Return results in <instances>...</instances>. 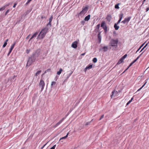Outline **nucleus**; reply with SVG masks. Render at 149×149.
Here are the masks:
<instances>
[{"label": "nucleus", "instance_id": "20e7f679", "mask_svg": "<svg viewBox=\"0 0 149 149\" xmlns=\"http://www.w3.org/2000/svg\"><path fill=\"white\" fill-rule=\"evenodd\" d=\"M88 9V8L87 7H85L83 8L79 14V16L84 15L87 12Z\"/></svg>", "mask_w": 149, "mask_h": 149}, {"label": "nucleus", "instance_id": "69168bd1", "mask_svg": "<svg viewBox=\"0 0 149 149\" xmlns=\"http://www.w3.org/2000/svg\"><path fill=\"white\" fill-rule=\"evenodd\" d=\"M135 62V61H134V60L132 62V63L133 64H134Z\"/></svg>", "mask_w": 149, "mask_h": 149}, {"label": "nucleus", "instance_id": "72a5a7b5", "mask_svg": "<svg viewBox=\"0 0 149 149\" xmlns=\"http://www.w3.org/2000/svg\"><path fill=\"white\" fill-rule=\"evenodd\" d=\"M127 55L126 54H125L121 58L123 60L125 59L127 57Z\"/></svg>", "mask_w": 149, "mask_h": 149}, {"label": "nucleus", "instance_id": "ea45409f", "mask_svg": "<svg viewBox=\"0 0 149 149\" xmlns=\"http://www.w3.org/2000/svg\"><path fill=\"white\" fill-rule=\"evenodd\" d=\"M31 0H28L26 4H28Z\"/></svg>", "mask_w": 149, "mask_h": 149}, {"label": "nucleus", "instance_id": "412c9836", "mask_svg": "<svg viewBox=\"0 0 149 149\" xmlns=\"http://www.w3.org/2000/svg\"><path fill=\"white\" fill-rule=\"evenodd\" d=\"M15 42H14L13 44V45H12V46L11 47L10 49V51H12V50L14 48V47L15 46Z\"/></svg>", "mask_w": 149, "mask_h": 149}, {"label": "nucleus", "instance_id": "39448f33", "mask_svg": "<svg viewBox=\"0 0 149 149\" xmlns=\"http://www.w3.org/2000/svg\"><path fill=\"white\" fill-rule=\"evenodd\" d=\"M40 54V51L39 50H36L35 52H33L32 54V56L35 57L36 59V58L38 57Z\"/></svg>", "mask_w": 149, "mask_h": 149}, {"label": "nucleus", "instance_id": "f257e3e1", "mask_svg": "<svg viewBox=\"0 0 149 149\" xmlns=\"http://www.w3.org/2000/svg\"><path fill=\"white\" fill-rule=\"evenodd\" d=\"M48 28L46 27L42 29L37 37V39L40 40L43 39L45 36L46 34L48 32Z\"/></svg>", "mask_w": 149, "mask_h": 149}, {"label": "nucleus", "instance_id": "774afa93", "mask_svg": "<svg viewBox=\"0 0 149 149\" xmlns=\"http://www.w3.org/2000/svg\"><path fill=\"white\" fill-rule=\"evenodd\" d=\"M85 53H83V54H81V55H85Z\"/></svg>", "mask_w": 149, "mask_h": 149}, {"label": "nucleus", "instance_id": "393cba45", "mask_svg": "<svg viewBox=\"0 0 149 149\" xmlns=\"http://www.w3.org/2000/svg\"><path fill=\"white\" fill-rule=\"evenodd\" d=\"M147 82H146L137 91H139L145 85V84H146V83Z\"/></svg>", "mask_w": 149, "mask_h": 149}, {"label": "nucleus", "instance_id": "1a4fd4ad", "mask_svg": "<svg viewBox=\"0 0 149 149\" xmlns=\"http://www.w3.org/2000/svg\"><path fill=\"white\" fill-rule=\"evenodd\" d=\"M65 118H63L62 119L60 120L58 123H57L55 125L53 126V127L55 128L59 125L64 120Z\"/></svg>", "mask_w": 149, "mask_h": 149}, {"label": "nucleus", "instance_id": "bf43d9fd", "mask_svg": "<svg viewBox=\"0 0 149 149\" xmlns=\"http://www.w3.org/2000/svg\"><path fill=\"white\" fill-rule=\"evenodd\" d=\"M148 45V43H147L145 45V46H144V47H146Z\"/></svg>", "mask_w": 149, "mask_h": 149}, {"label": "nucleus", "instance_id": "37998d69", "mask_svg": "<svg viewBox=\"0 0 149 149\" xmlns=\"http://www.w3.org/2000/svg\"><path fill=\"white\" fill-rule=\"evenodd\" d=\"M143 52V53H142L140 55H139V56H138L137 58H136L137 59H138L142 55V54H143V52Z\"/></svg>", "mask_w": 149, "mask_h": 149}, {"label": "nucleus", "instance_id": "8fccbe9b", "mask_svg": "<svg viewBox=\"0 0 149 149\" xmlns=\"http://www.w3.org/2000/svg\"><path fill=\"white\" fill-rule=\"evenodd\" d=\"M17 3H15L14 4V5L13 6V8H15L16 7V6L17 5Z\"/></svg>", "mask_w": 149, "mask_h": 149}, {"label": "nucleus", "instance_id": "c85d7f7f", "mask_svg": "<svg viewBox=\"0 0 149 149\" xmlns=\"http://www.w3.org/2000/svg\"><path fill=\"white\" fill-rule=\"evenodd\" d=\"M123 13H121L120 14V15H119V18L120 19H122L123 18Z\"/></svg>", "mask_w": 149, "mask_h": 149}, {"label": "nucleus", "instance_id": "f704fd0d", "mask_svg": "<svg viewBox=\"0 0 149 149\" xmlns=\"http://www.w3.org/2000/svg\"><path fill=\"white\" fill-rule=\"evenodd\" d=\"M7 44V43L6 42H4L3 45V48L5 47Z\"/></svg>", "mask_w": 149, "mask_h": 149}, {"label": "nucleus", "instance_id": "4468645a", "mask_svg": "<svg viewBox=\"0 0 149 149\" xmlns=\"http://www.w3.org/2000/svg\"><path fill=\"white\" fill-rule=\"evenodd\" d=\"M92 65H89L88 66H87L84 69V71L85 72H86L87 70H89L91 69L92 68Z\"/></svg>", "mask_w": 149, "mask_h": 149}, {"label": "nucleus", "instance_id": "864d4df0", "mask_svg": "<svg viewBox=\"0 0 149 149\" xmlns=\"http://www.w3.org/2000/svg\"><path fill=\"white\" fill-rule=\"evenodd\" d=\"M10 3H8L6 4V5L5 6H6H6H9L10 5Z\"/></svg>", "mask_w": 149, "mask_h": 149}, {"label": "nucleus", "instance_id": "f3484780", "mask_svg": "<svg viewBox=\"0 0 149 149\" xmlns=\"http://www.w3.org/2000/svg\"><path fill=\"white\" fill-rule=\"evenodd\" d=\"M118 24H117V23H115L114 24V28H115V29L116 30H118L119 28V26H117V25Z\"/></svg>", "mask_w": 149, "mask_h": 149}, {"label": "nucleus", "instance_id": "a211bd4d", "mask_svg": "<svg viewBox=\"0 0 149 149\" xmlns=\"http://www.w3.org/2000/svg\"><path fill=\"white\" fill-rule=\"evenodd\" d=\"M131 18V17L130 16L128 17L127 18H125V20L126 22L127 23L130 21Z\"/></svg>", "mask_w": 149, "mask_h": 149}, {"label": "nucleus", "instance_id": "dca6fc26", "mask_svg": "<svg viewBox=\"0 0 149 149\" xmlns=\"http://www.w3.org/2000/svg\"><path fill=\"white\" fill-rule=\"evenodd\" d=\"M111 16L110 15H109L107 16V17H106V19L109 22L111 19Z\"/></svg>", "mask_w": 149, "mask_h": 149}, {"label": "nucleus", "instance_id": "58836bf2", "mask_svg": "<svg viewBox=\"0 0 149 149\" xmlns=\"http://www.w3.org/2000/svg\"><path fill=\"white\" fill-rule=\"evenodd\" d=\"M9 9L5 13V15H6L9 12Z\"/></svg>", "mask_w": 149, "mask_h": 149}, {"label": "nucleus", "instance_id": "052dcab7", "mask_svg": "<svg viewBox=\"0 0 149 149\" xmlns=\"http://www.w3.org/2000/svg\"><path fill=\"white\" fill-rule=\"evenodd\" d=\"M46 144V143L45 144V145H44L41 148L42 149L45 146V145Z\"/></svg>", "mask_w": 149, "mask_h": 149}, {"label": "nucleus", "instance_id": "c9c22d12", "mask_svg": "<svg viewBox=\"0 0 149 149\" xmlns=\"http://www.w3.org/2000/svg\"><path fill=\"white\" fill-rule=\"evenodd\" d=\"M91 121L88 122L86 123L85 125H89L90 124V123H91Z\"/></svg>", "mask_w": 149, "mask_h": 149}, {"label": "nucleus", "instance_id": "de8ad7c7", "mask_svg": "<svg viewBox=\"0 0 149 149\" xmlns=\"http://www.w3.org/2000/svg\"><path fill=\"white\" fill-rule=\"evenodd\" d=\"M12 51H10V50L9 51V52L8 53V56L9 55V54H10V53H11Z\"/></svg>", "mask_w": 149, "mask_h": 149}, {"label": "nucleus", "instance_id": "3c124183", "mask_svg": "<svg viewBox=\"0 0 149 149\" xmlns=\"http://www.w3.org/2000/svg\"><path fill=\"white\" fill-rule=\"evenodd\" d=\"M141 47H139V48L136 51V53L138 52L139 51V50L141 49Z\"/></svg>", "mask_w": 149, "mask_h": 149}, {"label": "nucleus", "instance_id": "6e6d98bb", "mask_svg": "<svg viewBox=\"0 0 149 149\" xmlns=\"http://www.w3.org/2000/svg\"><path fill=\"white\" fill-rule=\"evenodd\" d=\"M149 10V8L148 7L146 9V12H147Z\"/></svg>", "mask_w": 149, "mask_h": 149}, {"label": "nucleus", "instance_id": "f8f14e48", "mask_svg": "<svg viewBox=\"0 0 149 149\" xmlns=\"http://www.w3.org/2000/svg\"><path fill=\"white\" fill-rule=\"evenodd\" d=\"M38 34V32H37L35 33L31 36V38H30L29 40V41H30L31 40H32L33 38L36 37Z\"/></svg>", "mask_w": 149, "mask_h": 149}, {"label": "nucleus", "instance_id": "4be33fe9", "mask_svg": "<svg viewBox=\"0 0 149 149\" xmlns=\"http://www.w3.org/2000/svg\"><path fill=\"white\" fill-rule=\"evenodd\" d=\"M62 70V69L61 68H60L59 69V71L57 72V74L58 75H60L61 74Z\"/></svg>", "mask_w": 149, "mask_h": 149}, {"label": "nucleus", "instance_id": "6ab92c4d", "mask_svg": "<svg viewBox=\"0 0 149 149\" xmlns=\"http://www.w3.org/2000/svg\"><path fill=\"white\" fill-rule=\"evenodd\" d=\"M123 61V60L121 58L118 61V62L117 63V64L119 65L121 63H122Z\"/></svg>", "mask_w": 149, "mask_h": 149}, {"label": "nucleus", "instance_id": "aec40b11", "mask_svg": "<svg viewBox=\"0 0 149 149\" xmlns=\"http://www.w3.org/2000/svg\"><path fill=\"white\" fill-rule=\"evenodd\" d=\"M41 70H39V71H37V72H36V74H35V76H38V75H39L41 73Z\"/></svg>", "mask_w": 149, "mask_h": 149}, {"label": "nucleus", "instance_id": "473e14b6", "mask_svg": "<svg viewBox=\"0 0 149 149\" xmlns=\"http://www.w3.org/2000/svg\"><path fill=\"white\" fill-rule=\"evenodd\" d=\"M100 27V24H98L96 26V29L98 30Z\"/></svg>", "mask_w": 149, "mask_h": 149}, {"label": "nucleus", "instance_id": "a18cd8bd", "mask_svg": "<svg viewBox=\"0 0 149 149\" xmlns=\"http://www.w3.org/2000/svg\"><path fill=\"white\" fill-rule=\"evenodd\" d=\"M85 21H82L81 22V24L83 25H84L85 24Z\"/></svg>", "mask_w": 149, "mask_h": 149}, {"label": "nucleus", "instance_id": "7ed1b4c3", "mask_svg": "<svg viewBox=\"0 0 149 149\" xmlns=\"http://www.w3.org/2000/svg\"><path fill=\"white\" fill-rule=\"evenodd\" d=\"M36 60L35 57H33L31 55L30 57H29L28 58L26 66H29L31 65L33 62H34Z\"/></svg>", "mask_w": 149, "mask_h": 149}, {"label": "nucleus", "instance_id": "c756f323", "mask_svg": "<svg viewBox=\"0 0 149 149\" xmlns=\"http://www.w3.org/2000/svg\"><path fill=\"white\" fill-rule=\"evenodd\" d=\"M98 37L99 40L100 42L101 41V37L100 36L99 34L98 35Z\"/></svg>", "mask_w": 149, "mask_h": 149}, {"label": "nucleus", "instance_id": "e433bc0d", "mask_svg": "<svg viewBox=\"0 0 149 149\" xmlns=\"http://www.w3.org/2000/svg\"><path fill=\"white\" fill-rule=\"evenodd\" d=\"M56 145H55L54 146H53L51 148H50V149H55V148L56 147Z\"/></svg>", "mask_w": 149, "mask_h": 149}, {"label": "nucleus", "instance_id": "f03ea898", "mask_svg": "<svg viewBox=\"0 0 149 149\" xmlns=\"http://www.w3.org/2000/svg\"><path fill=\"white\" fill-rule=\"evenodd\" d=\"M118 40L117 38L116 39H112L111 40L109 45L111 47L116 48L118 46Z\"/></svg>", "mask_w": 149, "mask_h": 149}, {"label": "nucleus", "instance_id": "e2e57ef3", "mask_svg": "<svg viewBox=\"0 0 149 149\" xmlns=\"http://www.w3.org/2000/svg\"><path fill=\"white\" fill-rule=\"evenodd\" d=\"M144 43L142 45L140 46L141 47H142L143 45H144Z\"/></svg>", "mask_w": 149, "mask_h": 149}, {"label": "nucleus", "instance_id": "c03bdc74", "mask_svg": "<svg viewBox=\"0 0 149 149\" xmlns=\"http://www.w3.org/2000/svg\"><path fill=\"white\" fill-rule=\"evenodd\" d=\"M30 51V49H26V53L27 54H29V53Z\"/></svg>", "mask_w": 149, "mask_h": 149}, {"label": "nucleus", "instance_id": "680f3d73", "mask_svg": "<svg viewBox=\"0 0 149 149\" xmlns=\"http://www.w3.org/2000/svg\"><path fill=\"white\" fill-rule=\"evenodd\" d=\"M146 0H143V3H142V4H143L144 3V2H145V1H146Z\"/></svg>", "mask_w": 149, "mask_h": 149}, {"label": "nucleus", "instance_id": "79ce46f5", "mask_svg": "<svg viewBox=\"0 0 149 149\" xmlns=\"http://www.w3.org/2000/svg\"><path fill=\"white\" fill-rule=\"evenodd\" d=\"M121 22L122 23H123L124 24H125L127 22L125 21V20L124 19V20H123V21H122Z\"/></svg>", "mask_w": 149, "mask_h": 149}, {"label": "nucleus", "instance_id": "b1692460", "mask_svg": "<svg viewBox=\"0 0 149 149\" xmlns=\"http://www.w3.org/2000/svg\"><path fill=\"white\" fill-rule=\"evenodd\" d=\"M68 135V133H67V135L65 136H64L61 138L60 139V140H62L63 139H66Z\"/></svg>", "mask_w": 149, "mask_h": 149}, {"label": "nucleus", "instance_id": "bb28decb", "mask_svg": "<svg viewBox=\"0 0 149 149\" xmlns=\"http://www.w3.org/2000/svg\"><path fill=\"white\" fill-rule=\"evenodd\" d=\"M6 8V6H4L0 8V11L4 10Z\"/></svg>", "mask_w": 149, "mask_h": 149}, {"label": "nucleus", "instance_id": "a19ab883", "mask_svg": "<svg viewBox=\"0 0 149 149\" xmlns=\"http://www.w3.org/2000/svg\"><path fill=\"white\" fill-rule=\"evenodd\" d=\"M131 102V100H129L128 102L126 104V106L128 105L129 104H130Z\"/></svg>", "mask_w": 149, "mask_h": 149}, {"label": "nucleus", "instance_id": "49530a36", "mask_svg": "<svg viewBox=\"0 0 149 149\" xmlns=\"http://www.w3.org/2000/svg\"><path fill=\"white\" fill-rule=\"evenodd\" d=\"M121 20V19H120L119 18V19L118 20V22H117V24H119L120 23Z\"/></svg>", "mask_w": 149, "mask_h": 149}, {"label": "nucleus", "instance_id": "5701e85b", "mask_svg": "<svg viewBox=\"0 0 149 149\" xmlns=\"http://www.w3.org/2000/svg\"><path fill=\"white\" fill-rule=\"evenodd\" d=\"M120 4L119 3H118L117 4H116V5L115 6V8L116 9H119V7L118 6V5Z\"/></svg>", "mask_w": 149, "mask_h": 149}, {"label": "nucleus", "instance_id": "423d86ee", "mask_svg": "<svg viewBox=\"0 0 149 149\" xmlns=\"http://www.w3.org/2000/svg\"><path fill=\"white\" fill-rule=\"evenodd\" d=\"M101 26L104 29V32L106 33L107 31V26L104 21L102 22L101 25Z\"/></svg>", "mask_w": 149, "mask_h": 149}, {"label": "nucleus", "instance_id": "338daca9", "mask_svg": "<svg viewBox=\"0 0 149 149\" xmlns=\"http://www.w3.org/2000/svg\"><path fill=\"white\" fill-rule=\"evenodd\" d=\"M133 100V97H132V98L130 100H131V102H132Z\"/></svg>", "mask_w": 149, "mask_h": 149}, {"label": "nucleus", "instance_id": "cd10ccee", "mask_svg": "<svg viewBox=\"0 0 149 149\" xmlns=\"http://www.w3.org/2000/svg\"><path fill=\"white\" fill-rule=\"evenodd\" d=\"M53 19V17L52 16H51L49 18V22H51Z\"/></svg>", "mask_w": 149, "mask_h": 149}, {"label": "nucleus", "instance_id": "9b49d317", "mask_svg": "<svg viewBox=\"0 0 149 149\" xmlns=\"http://www.w3.org/2000/svg\"><path fill=\"white\" fill-rule=\"evenodd\" d=\"M102 50H103V51L104 52H106L108 50V47L107 46H104L102 48H100L99 49V51H102Z\"/></svg>", "mask_w": 149, "mask_h": 149}, {"label": "nucleus", "instance_id": "0eeeda50", "mask_svg": "<svg viewBox=\"0 0 149 149\" xmlns=\"http://www.w3.org/2000/svg\"><path fill=\"white\" fill-rule=\"evenodd\" d=\"M39 86L41 87V91H42L44 88V87L45 85V83L43 80L42 79L40 80L39 84Z\"/></svg>", "mask_w": 149, "mask_h": 149}, {"label": "nucleus", "instance_id": "09e8293b", "mask_svg": "<svg viewBox=\"0 0 149 149\" xmlns=\"http://www.w3.org/2000/svg\"><path fill=\"white\" fill-rule=\"evenodd\" d=\"M133 64V63H131L129 65V66L128 67V68H129L131 66L132 64Z\"/></svg>", "mask_w": 149, "mask_h": 149}, {"label": "nucleus", "instance_id": "4d7b16f0", "mask_svg": "<svg viewBox=\"0 0 149 149\" xmlns=\"http://www.w3.org/2000/svg\"><path fill=\"white\" fill-rule=\"evenodd\" d=\"M129 68L128 67L126 70H125L123 72V73H124V72H125Z\"/></svg>", "mask_w": 149, "mask_h": 149}, {"label": "nucleus", "instance_id": "9d476101", "mask_svg": "<svg viewBox=\"0 0 149 149\" xmlns=\"http://www.w3.org/2000/svg\"><path fill=\"white\" fill-rule=\"evenodd\" d=\"M77 41L74 42L72 44L71 46L73 48H76L77 47Z\"/></svg>", "mask_w": 149, "mask_h": 149}, {"label": "nucleus", "instance_id": "7c9ffc66", "mask_svg": "<svg viewBox=\"0 0 149 149\" xmlns=\"http://www.w3.org/2000/svg\"><path fill=\"white\" fill-rule=\"evenodd\" d=\"M49 26L50 27L51 26V22H49V23L47 24V26Z\"/></svg>", "mask_w": 149, "mask_h": 149}, {"label": "nucleus", "instance_id": "5fc2aeb1", "mask_svg": "<svg viewBox=\"0 0 149 149\" xmlns=\"http://www.w3.org/2000/svg\"><path fill=\"white\" fill-rule=\"evenodd\" d=\"M30 34L26 38V39H28L29 38V36H30Z\"/></svg>", "mask_w": 149, "mask_h": 149}, {"label": "nucleus", "instance_id": "2f4dec72", "mask_svg": "<svg viewBox=\"0 0 149 149\" xmlns=\"http://www.w3.org/2000/svg\"><path fill=\"white\" fill-rule=\"evenodd\" d=\"M56 84V82L55 81H52L51 84V86L52 87L53 85H54Z\"/></svg>", "mask_w": 149, "mask_h": 149}, {"label": "nucleus", "instance_id": "603ef678", "mask_svg": "<svg viewBox=\"0 0 149 149\" xmlns=\"http://www.w3.org/2000/svg\"><path fill=\"white\" fill-rule=\"evenodd\" d=\"M45 18V17L44 16H41V18L42 19H43V18Z\"/></svg>", "mask_w": 149, "mask_h": 149}, {"label": "nucleus", "instance_id": "4c0bfd02", "mask_svg": "<svg viewBox=\"0 0 149 149\" xmlns=\"http://www.w3.org/2000/svg\"><path fill=\"white\" fill-rule=\"evenodd\" d=\"M104 115H102L101 116V117L99 119V120H101L102 118H104Z\"/></svg>", "mask_w": 149, "mask_h": 149}, {"label": "nucleus", "instance_id": "ddd939ff", "mask_svg": "<svg viewBox=\"0 0 149 149\" xmlns=\"http://www.w3.org/2000/svg\"><path fill=\"white\" fill-rule=\"evenodd\" d=\"M112 95H111V98L113 96H116L117 95V94L118 93L117 92V91H115L114 90L112 92Z\"/></svg>", "mask_w": 149, "mask_h": 149}, {"label": "nucleus", "instance_id": "0e129e2a", "mask_svg": "<svg viewBox=\"0 0 149 149\" xmlns=\"http://www.w3.org/2000/svg\"><path fill=\"white\" fill-rule=\"evenodd\" d=\"M144 43L142 45L140 46L141 47H142L143 45H144Z\"/></svg>", "mask_w": 149, "mask_h": 149}, {"label": "nucleus", "instance_id": "13d9d810", "mask_svg": "<svg viewBox=\"0 0 149 149\" xmlns=\"http://www.w3.org/2000/svg\"><path fill=\"white\" fill-rule=\"evenodd\" d=\"M8 39H6V41H5V42H6V43H7V42L8 41Z\"/></svg>", "mask_w": 149, "mask_h": 149}, {"label": "nucleus", "instance_id": "6e6552de", "mask_svg": "<svg viewBox=\"0 0 149 149\" xmlns=\"http://www.w3.org/2000/svg\"><path fill=\"white\" fill-rule=\"evenodd\" d=\"M17 77L16 76H14L13 78L10 77L8 79V81L10 82V83L11 84L12 83V81H14L15 80V78Z\"/></svg>", "mask_w": 149, "mask_h": 149}, {"label": "nucleus", "instance_id": "a878e982", "mask_svg": "<svg viewBox=\"0 0 149 149\" xmlns=\"http://www.w3.org/2000/svg\"><path fill=\"white\" fill-rule=\"evenodd\" d=\"M97 61V59L96 58H94L93 60V62L94 63H96Z\"/></svg>", "mask_w": 149, "mask_h": 149}, {"label": "nucleus", "instance_id": "2eb2a0df", "mask_svg": "<svg viewBox=\"0 0 149 149\" xmlns=\"http://www.w3.org/2000/svg\"><path fill=\"white\" fill-rule=\"evenodd\" d=\"M91 15H88V16H86L84 19V20L85 21H88L90 19Z\"/></svg>", "mask_w": 149, "mask_h": 149}]
</instances>
